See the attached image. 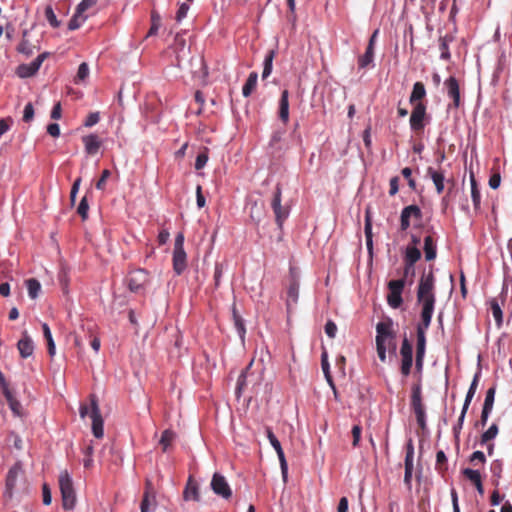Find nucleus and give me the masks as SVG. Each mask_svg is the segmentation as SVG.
Listing matches in <instances>:
<instances>
[{"instance_id":"7","label":"nucleus","mask_w":512,"mask_h":512,"mask_svg":"<svg viewBox=\"0 0 512 512\" xmlns=\"http://www.w3.org/2000/svg\"><path fill=\"white\" fill-rule=\"evenodd\" d=\"M405 284L404 278L388 282L389 293L387 295V302L394 309L399 308L403 303L402 292Z\"/></svg>"},{"instance_id":"22","label":"nucleus","mask_w":512,"mask_h":512,"mask_svg":"<svg viewBox=\"0 0 512 512\" xmlns=\"http://www.w3.org/2000/svg\"><path fill=\"white\" fill-rule=\"evenodd\" d=\"M278 117L284 124H287L289 121V92L287 89L281 93Z\"/></svg>"},{"instance_id":"32","label":"nucleus","mask_w":512,"mask_h":512,"mask_svg":"<svg viewBox=\"0 0 512 512\" xmlns=\"http://www.w3.org/2000/svg\"><path fill=\"white\" fill-rule=\"evenodd\" d=\"M400 217L409 221L411 217L420 220L422 218V211L417 205H409L403 208Z\"/></svg>"},{"instance_id":"3","label":"nucleus","mask_w":512,"mask_h":512,"mask_svg":"<svg viewBox=\"0 0 512 512\" xmlns=\"http://www.w3.org/2000/svg\"><path fill=\"white\" fill-rule=\"evenodd\" d=\"M392 325L393 323L390 319L387 321L379 322L376 325V349L378 357L382 362L386 361V341L391 338H395Z\"/></svg>"},{"instance_id":"54","label":"nucleus","mask_w":512,"mask_h":512,"mask_svg":"<svg viewBox=\"0 0 512 512\" xmlns=\"http://www.w3.org/2000/svg\"><path fill=\"white\" fill-rule=\"evenodd\" d=\"M111 176V172L108 169H104L102 171L101 177L96 182L95 186L98 190H104L106 186L107 179Z\"/></svg>"},{"instance_id":"15","label":"nucleus","mask_w":512,"mask_h":512,"mask_svg":"<svg viewBox=\"0 0 512 512\" xmlns=\"http://www.w3.org/2000/svg\"><path fill=\"white\" fill-rule=\"evenodd\" d=\"M444 85L447 90V95L452 99L449 108L458 109L461 105L460 87L458 80L454 76H450L445 80Z\"/></svg>"},{"instance_id":"49","label":"nucleus","mask_w":512,"mask_h":512,"mask_svg":"<svg viewBox=\"0 0 512 512\" xmlns=\"http://www.w3.org/2000/svg\"><path fill=\"white\" fill-rule=\"evenodd\" d=\"M469 462L474 466H477L478 464L483 465L486 462V457L482 451H475L471 454Z\"/></svg>"},{"instance_id":"12","label":"nucleus","mask_w":512,"mask_h":512,"mask_svg":"<svg viewBox=\"0 0 512 512\" xmlns=\"http://www.w3.org/2000/svg\"><path fill=\"white\" fill-rule=\"evenodd\" d=\"M148 281L149 273L145 269L133 270L128 277V288L132 292H138L144 288Z\"/></svg>"},{"instance_id":"17","label":"nucleus","mask_w":512,"mask_h":512,"mask_svg":"<svg viewBox=\"0 0 512 512\" xmlns=\"http://www.w3.org/2000/svg\"><path fill=\"white\" fill-rule=\"evenodd\" d=\"M299 298V281L297 277L291 273L290 284L287 289L286 306L287 311L290 312L292 306L297 304Z\"/></svg>"},{"instance_id":"10","label":"nucleus","mask_w":512,"mask_h":512,"mask_svg":"<svg viewBox=\"0 0 512 512\" xmlns=\"http://www.w3.org/2000/svg\"><path fill=\"white\" fill-rule=\"evenodd\" d=\"M91 411L90 418L92 420V433L96 438H102L104 435L103 430V419L100 413V408L97 399L94 395H91Z\"/></svg>"},{"instance_id":"36","label":"nucleus","mask_w":512,"mask_h":512,"mask_svg":"<svg viewBox=\"0 0 512 512\" xmlns=\"http://www.w3.org/2000/svg\"><path fill=\"white\" fill-rule=\"evenodd\" d=\"M26 287L28 290V295L31 299H36L41 291V284L35 278H30L26 280Z\"/></svg>"},{"instance_id":"40","label":"nucleus","mask_w":512,"mask_h":512,"mask_svg":"<svg viewBox=\"0 0 512 512\" xmlns=\"http://www.w3.org/2000/svg\"><path fill=\"white\" fill-rule=\"evenodd\" d=\"M42 330H43V335L47 341L48 353L52 357L55 355V343L53 341L52 334H51L48 324L43 323Z\"/></svg>"},{"instance_id":"44","label":"nucleus","mask_w":512,"mask_h":512,"mask_svg":"<svg viewBox=\"0 0 512 512\" xmlns=\"http://www.w3.org/2000/svg\"><path fill=\"white\" fill-rule=\"evenodd\" d=\"M447 457L442 450L436 454V470L443 474L447 470Z\"/></svg>"},{"instance_id":"19","label":"nucleus","mask_w":512,"mask_h":512,"mask_svg":"<svg viewBox=\"0 0 512 512\" xmlns=\"http://www.w3.org/2000/svg\"><path fill=\"white\" fill-rule=\"evenodd\" d=\"M82 142L85 147V152L88 155H95L98 153L102 146V140L97 134H89L82 137Z\"/></svg>"},{"instance_id":"39","label":"nucleus","mask_w":512,"mask_h":512,"mask_svg":"<svg viewBox=\"0 0 512 512\" xmlns=\"http://www.w3.org/2000/svg\"><path fill=\"white\" fill-rule=\"evenodd\" d=\"M452 37L451 36H444V37H440L439 39V49L441 51V58L443 60H449L450 57H451V54H450V51H449V42L452 41Z\"/></svg>"},{"instance_id":"60","label":"nucleus","mask_w":512,"mask_h":512,"mask_svg":"<svg viewBox=\"0 0 512 512\" xmlns=\"http://www.w3.org/2000/svg\"><path fill=\"white\" fill-rule=\"evenodd\" d=\"M42 497H43V504L44 505H50L52 502V495L50 488L48 484L44 483L42 486Z\"/></svg>"},{"instance_id":"45","label":"nucleus","mask_w":512,"mask_h":512,"mask_svg":"<svg viewBox=\"0 0 512 512\" xmlns=\"http://www.w3.org/2000/svg\"><path fill=\"white\" fill-rule=\"evenodd\" d=\"M498 434V426L496 424H492L487 431H485L481 435V444L488 443L492 439H494Z\"/></svg>"},{"instance_id":"18","label":"nucleus","mask_w":512,"mask_h":512,"mask_svg":"<svg viewBox=\"0 0 512 512\" xmlns=\"http://www.w3.org/2000/svg\"><path fill=\"white\" fill-rule=\"evenodd\" d=\"M183 499L185 501H200L199 485L192 476H189L187 480L186 486L183 491Z\"/></svg>"},{"instance_id":"24","label":"nucleus","mask_w":512,"mask_h":512,"mask_svg":"<svg viewBox=\"0 0 512 512\" xmlns=\"http://www.w3.org/2000/svg\"><path fill=\"white\" fill-rule=\"evenodd\" d=\"M4 397L6 398L11 411L16 416H22V405L21 403L14 397L12 391L9 389V386L4 385L3 390Z\"/></svg>"},{"instance_id":"47","label":"nucleus","mask_w":512,"mask_h":512,"mask_svg":"<svg viewBox=\"0 0 512 512\" xmlns=\"http://www.w3.org/2000/svg\"><path fill=\"white\" fill-rule=\"evenodd\" d=\"M45 18L53 28H58L60 26V22L57 20V17L51 6H47L45 8Z\"/></svg>"},{"instance_id":"13","label":"nucleus","mask_w":512,"mask_h":512,"mask_svg":"<svg viewBox=\"0 0 512 512\" xmlns=\"http://www.w3.org/2000/svg\"><path fill=\"white\" fill-rule=\"evenodd\" d=\"M210 485L213 492L218 496L224 499H229L232 496V490L223 475L214 473Z\"/></svg>"},{"instance_id":"58","label":"nucleus","mask_w":512,"mask_h":512,"mask_svg":"<svg viewBox=\"0 0 512 512\" xmlns=\"http://www.w3.org/2000/svg\"><path fill=\"white\" fill-rule=\"evenodd\" d=\"M189 8L190 7L187 3L180 4L179 9L176 13V17H175L177 22H181L187 16Z\"/></svg>"},{"instance_id":"53","label":"nucleus","mask_w":512,"mask_h":512,"mask_svg":"<svg viewBox=\"0 0 512 512\" xmlns=\"http://www.w3.org/2000/svg\"><path fill=\"white\" fill-rule=\"evenodd\" d=\"M89 75V67L87 63L83 62L79 65L77 75H76V82L85 80Z\"/></svg>"},{"instance_id":"2","label":"nucleus","mask_w":512,"mask_h":512,"mask_svg":"<svg viewBox=\"0 0 512 512\" xmlns=\"http://www.w3.org/2000/svg\"><path fill=\"white\" fill-rule=\"evenodd\" d=\"M58 482L62 497L63 509L72 510L76 504V493L74 490L72 478L67 470L60 472Z\"/></svg>"},{"instance_id":"61","label":"nucleus","mask_w":512,"mask_h":512,"mask_svg":"<svg viewBox=\"0 0 512 512\" xmlns=\"http://www.w3.org/2000/svg\"><path fill=\"white\" fill-rule=\"evenodd\" d=\"M351 432L353 437L352 445L357 447L360 442L362 429L359 425H354Z\"/></svg>"},{"instance_id":"26","label":"nucleus","mask_w":512,"mask_h":512,"mask_svg":"<svg viewBox=\"0 0 512 512\" xmlns=\"http://www.w3.org/2000/svg\"><path fill=\"white\" fill-rule=\"evenodd\" d=\"M155 503V495L150 481L146 482V491L141 502V512H148L150 506Z\"/></svg>"},{"instance_id":"4","label":"nucleus","mask_w":512,"mask_h":512,"mask_svg":"<svg viewBox=\"0 0 512 512\" xmlns=\"http://www.w3.org/2000/svg\"><path fill=\"white\" fill-rule=\"evenodd\" d=\"M411 409L413 410L417 424L421 430H426V412L425 405L422 400V387L421 383L418 382L412 386L411 389Z\"/></svg>"},{"instance_id":"31","label":"nucleus","mask_w":512,"mask_h":512,"mask_svg":"<svg viewBox=\"0 0 512 512\" xmlns=\"http://www.w3.org/2000/svg\"><path fill=\"white\" fill-rule=\"evenodd\" d=\"M364 232H365V237H366L367 249H368V251L370 253H372V250H373L372 221H371V217L369 215V211L368 210L366 211V215H365Z\"/></svg>"},{"instance_id":"20","label":"nucleus","mask_w":512,"mask_h":512,"mask_svg":"<svg viewBox=\"0 0 512 512\" xmlns=\"http://www.w3.org/2000/svg\"><path fill=\"white\" fill-rule=\"evenodd\" d=\"M17 348L22 358H28L33 354V341L26 331L23 332L22 338L18 341Z\"/></svg>"},{"instance_id":"30","label":"nucleus","mask_w":512,"mask_h":512,"mask_svg":"<svg viewBox=\"0 0 512 512\" xmlns=\"http://www.w3.org/2000/svg\"><path fill=\"white\" fill-rule=\"evenodd\" d=\"M470 183H471L472 202H473L475 211H478L480 209L481 194H480V190H479L477 181H476L473 173H471V175H470Z\"/></svg>"},{"instance_id":"14","label":"nucleus","mask_w":512,"mask_h":512,"mask_svg":"<svg viewBox=\"0 0 512 512\" xmlns=\"http://www.w3.org/2000/svg\"><path fill=\"white\" fill-rule=\"evenodd\" d=\"M46 56H47L46 53H42V54L38 55L37 58L34 59L31 63L19 65L17 67L16 74L20 78H28V77L35 75L38 72V70L40 69Z\"/></svg>"},{"instance_id":"55","label":"nucleus","mask_w":512,"mask_h":512,"mask_svg":"<svg viewBox=\"0 0 512 512\" xmlns=\"http://www.w3.org/2000/svg\"><path fill=\"white\" fill-rule=\"evenodd\" d=\"M208 161V154L207 151H203L198 154L195 161V169L200 170L205 167L206 163Z\"/></svg>"},{"instance_id":"16","label":"nucleus","mask_w":512,"mask_h":512,"mask_svg":"<svg viewBox=\"0 0 512 512\" xmlns=\"http://www.w3.org/2000/svg\"><path fill=\"white\" fill-rule=\"evenodd\" d=\"M22 472V467L20 463H15L8 471L6 476V494L9 496V498L12 497L13 491L16 487L17 480Z\"/></svg>"},{"instance_id":"57","label":"nucleus","mask_w":512,"mask_h":512,"mask_svg":"<svg viewBox=\"0 0 512 512\" xmlns=\"http://www.w3.org/2000/svg\"><path fill=\"white\" fill-rule=\"evenodd\" d=\"M97 4V0H82L76 7L79 13H83L87 11L89 8L95 6Z\"/></svg>"},{"instance_id":"52","label":"nucleus","mask_w":512,"mask_h":512,"mask_svg":"<svg viewBox=\"0 0 512 512\" xmlns=\"http://www.w3.org/2000/svg\"><path fill=\"white\" fill-rule=\"evenodd\" d=\"M233 319L238 333L240 334L241 337H243L245 334L244 322L242 318L237 314L235 308L233 309Z\"/></svg>"},{"instance_id":"35","label":"nucleus","mask_w":512,"mask_h":512,"mask_svg":"<svg viewBox=\"0 0 512 512\" xmlns=\"http://www.w3.org/2000/svg\"><path fill=\"white\" fill-rule=\"evenodd\" d=\"M490 309L497 326L500 327L503 321V313L497 298H493L490 300Z\"/></svg>"},{"instance_id":"1","label":"nucleus","mask_w":512,"mask_h":512,"mask_svg":"<svg viewBox=\"0 0 512 512\" xmlns=\"http://www.w3.org/2000/svg\"><path fill=\"white\" fill-rule=\"evenodd\" d=\"M416 297L417 302L422 306L421 321L417 325L416 334L422 332V335L426 336V330L431 324L436 302L435 277L432 268L421 275Z\"/></svg>"},{"instance_id":"41","label":"nucleus","mask_w":512,"mask_h":512,"mask_svg":"<svg viewBox=\"0 0 512 512\" xmlns=\"http://www.w3.org/2000/svg\"><path fill=\"white\" fill-rule=\"evenodd\" d=\"M161 26V16L155 10L151 12V27L148 31L147 36H154L157 34L159 28Z\"/></svg>"},{"instance_id":"34","label":"nucleus","mask_w":512,"mask_h":512,"mask_svg":"<svg viewBox=\"0 0 512 512\" xmlns=\"http://www.w3.org/2000/svg\"><path fill=\"white\" fill-rule=\"evenodd\" d=\"M175 437L176 434L170 429H166L162 432L159 444L161 445L163 452H166L169 449L175 440Z\"/></svg>"},{"instance_id":"37","label":"nucleus","mask_w":512,"mask_h":512,"mask_svg":"<svg viewBox=\"0 0 512 512\" xmlns=\"http://www.w3.org/2000/svg\"><path fill=\"white\" fill-rule=\"evenodd\" d=\"M274 57H275V51L274 50L268 51V53L266 54V56L264 58L262 79H266L271 74L272 68H273Z\"/></svg>"},{"instance_id":"62","label":"nucleus","mask_w":512,"mask_h":512,"mask_svg":"<svg viewBox=\"0 0 512 512\" xmlns=\"http://www.w3.org/2000/svg\"><path fill=\"white\" fill-rule=\"evenodd\" d=\"M491 472H492V475L493 477L499 479L501 477V473H502V462L500 460H495L492 464H491Z\"/></svg>"},{"instance_id":"27","label":"nucleus","mask_w":512,"mask_h":512,"mask_svg":"<svg viewBox=\"0 0 512 512\" xmlns=\"http://www.w3.org/2000/svg\"><path fill=\"white\" fill-rule=\"evenodd\" d=\"M479 379H480V372H477L474 377H473V380L470 384V387L468 389V392L466 394V397H465V401H464V404H463V407H462V410H464V413H467V410L469 408V405L476 393V390H477V387H478V384H479Z\"/></svg>"},{"instance_id":"59","label":"nucleus","mask_w":512,"mask_h":512,"mask_svg":"<svg viewBox=\"0 0 512 512\" xmlns=\"http://www.w3.org/2000/svg\"><path fill=\"white\" fill-rule=\"evenodd\" d=\"M84 454H85V458L83 461V465L85 468H89L92 466V463H93V459H92L93 447L87 446L84 450Z\"/></svg>"},{"instance_id":"5","label":"nucleus","mask_w":512,"mask_h":512,"mask_svg":"<svg viewBox=\"0 0 512 512\" xmlns=\"http://www.w3.org/2000/svg\"><path fill=\"white\" fill-rule=\"evenodd\" d=\"M172 260L174 272L177 275L182 274L187 267V255L184 250V236L181 233L175 238Z\"/></svg>"},{"instance_id":"6","label":"nucleus","mask_w":512,"mask_h":512,"mask_svg":"<svg viewBox=\"0 0 512 512\" xmlns=\"http://www.w3.org/2000/svg\"><path fill=\"white\" fill-rule=\"evenodd\" d=\"M413 109L410 115L409 124L411 130L420 135L424 132L426 121L428 120L426 104L412 105Z\"/></svg>"},{"instance_id":"29","label":"nucleus","mask_w":512,"mask_h":512,"mask_svg":"<svg viewBox=\"0 0 512 512\" xmlns=\"http://www.w3.org/2000/svg\"><path fill=\"white\" fill-rule=\"evenodd\" d=\"M427 172L435 185L437 193L441 194L444 190V174L441 171H436L431 167L428 168Z\"/></svg>"},{"instance_id":"48","label":"nucleus","mask_w":512,"mask_h":512,"mask_svg":"<svg viewBox=\"0 0 512 512\" xmlns=\"http://www.w3.org/2000/svg\"><path fill=\"white\" fill-rule=\"evenodd\" d=\"M426 351V336L422 332L417 333L416 355L425 356Z\"/></svg>"},{"instance_id":"42","label":"nucleus","mask_w":512,"mask_h":512,"mask_svg":"<svg viewBox=\"0 0 512 512\" xmlns=\"http://www.w3.org/2000/svg\"><path fill=\"white\" fill-rule=\"evenodd\" d=\"M86 16H84L83 13H79L76 9L74 16L70 19L68 23V29L69 30H76L78 29L86 20Z\"/></svg>"},{"instance_id":"46","label":"nucleus","mask_w":512,"mask_h":512,"mask_svg":"<svg viewBox=\"0 0 512 512\" xmlns=\"http://www.w3.org/2000/svg\"><path fill=\"white\" fill-rule=\"evenodd\" d=\"M495 393H496L495 387H491V388H489L487 390L486 396H485V400H484V404H483V409H487V410H491L492 411L493 404H494Z\"/></svg>"},{"instance_id":"64","label":"nucleus","mask_w":512,"mask_h":512,"mask_svg":"<svg viewBox=\"0 0 512 512\" xmlns=\"http://www.w3.org/2000/svg\"><path fill=\"white\" fill-rule=\"evenodd\" d=\"M337 332V326L333 321H328L325 324V333L328 337L334 338Z\"/></svg>"},{"instance_id":"11","label":"nucleus","mask_w":512,"mask_h":512,"mask_svg":"<svg viewBox=\"0 0 512 512\" xmlns=\"http://www.w3.org/2000/svg\"><path fill=\"white\" fill-rule=\"evenodd\" d=\"M266 435H267V438H268L270 444L272 445V447L275 449V451L277 453V456H278V459L280 462L282 477H283L284 482H286L287 476H288V464H287L282 446H281L279 440L277 439V437L274 435V433L270 427H266Z\"/></svg>"},{"instance_id":"21","label":"nucleus","mask_w":512,"mask_h":512,"mask_svg":"<svg viewBox=\"0 0 512 512\" xmlns=\"http://www.w3.org/2000/svg\"><path fill=\"white\" fill-rule=\"evenodd\" d=\"M426 97V88L425 85L418 81L415 82L412 88V92L409 97V102L411 105H417V104H425L423 100Z\"/></svg>"},{"instance_id":"8","label":"nucleus","mask_w":512,"mask_h":512,"mask_svg":"<svg viewBox=\"0 0 512 512\" xmlns=\"http://www.w3.org/2000/svg\"><path fill=\"white\" fill-rule=\"evenodd\" d=\"M282 201V189L279 184H277L275 191L273 193V197L271 200V207L275 214V220L279 227H282L284 221L287 219L289 215V210L286 207L281 205Z\"/></svg>"},{"instance_id":"23","label":"nucleus","mask_w":512,"mask_h":512,"mask_svg":"<svg viewBox=\"0 0 512 512\" xmlns=\"http://www.w3.org/2000/svg\"><path fill=\"white\" fill-rule=\"evenodd\" d=\"M462 474L467 478L469 481H471L475 488L477 489L478 493L483 495L484 494V487L482 484V478L481 474L478 470H473L471 468H465L462 470Z\"/></svg>"},{"instance_id":"51","label":"nucleus","mask_w":512,"mask_h":512,"mask_svg":"<svg viewBox=\"0 0 512 512\" xmlns=\"http://www.w3.org/2000/svg\"><path fill=\"white\" fill-rule=\"evenodd\" d=\"M251 365H252V362H250L249 366L246 368L245 371H242V373L239 375V377L237 379L236 393L238 395H240V393L242 392V390L244 389V387L246 385L247 370L250 368Z\"/></svg>"},{"instance_id":"50","label":"nucleus","mask_w":512,"mask_h":512,"mask_svg":"<svg viewBox=\"0 0 512 512\" xmlns=\"http://www.w3.org/2000/svg\"><path fill=\"white\" fill-rule=\"evenodd\" d=\"M88 210L89 205L87 202V198L83 197L77 208V213L81 216L82 220H86L88 218Z\"/></svg>"},{"instance_id":"33","label":"nucleus","mask_w":512,"mask_h":512,"mask_svg":"<svg viewBox=\"0 0 512 512\" xmlns=\"http://www.w3.org/2000/svg\"><path fill=\"white\" fill-rule=\"evenodd\" d=\"M258 80V74L256 72H251L248 76L246 83L242 88V94L244 97H249L252 92L255 90Z\"/></svg>"},{"instance_id":"28","label":"nucleus","mask_w":512,"mask_h":512,"mask_svg":"<svg viewBox=\"0 0 512 512\" xmlns=\"http://www.w3.org/2000/svg\"><path fill=\"white\" fill-rule=\"evenodd\" d=\"M421 258V251L416 246L408 245L404 254V263L414 266Z\"/></svg>"},{"instance_id":"38","label":"nucleus","mask_w":512,"mask_h":512,"mask_svg":"<svg viewBox=\"0 0 512 512\" xmlns=\"http://www.w3.org/2000/svg\"><path fill=\"white\" fill-rule=\"evenodd\" d=\"M373 59L374 49L367 47L365 53L358 58V67L360 69L367 68L373 62Z\"/></svg>"},{"instance_id":"25","label":"nucleus","mask_w":512,"mask_h":512,"mask_svg":"<svg viewBox=\"0 0 512 512\" xmlns=\"http://www.w3.org/2000/svg\"><path fill=\"white\" fill-rule=\"evenodd\" d=\"M424 254L426 261H432L437 256V245L432 235H427L424 238Z\"/></svg>"},{"instance_id":"56","label":"nucleus","mask_w":512,"mask_h":512,"mask_svg":"<svg viewBox=\"0 0 512 512\" xmlns=\"http://www.w3.org/2000/svg\"><path fill=\"white\" fill-rule=\"evenodd\" d=\"M99 120H100L99 112H91L86 117V120L84 121V126L92 127V126L96 125L99 122Z\"/></svg>"},{"instance_id":"63","label":"nucleus","mask_w":512,"mask_h":512,"mask_svg":"<svg viewBox=\"0 0 512 512\" xmlns=\"http://www.w3.org/2000/svg\"><path fill=\"white\" fill-rule=\"evenodd\" d=\"M34 117V108L32 103L26 104L23 112V121L30 122Z\"/></svg>"},{"instance_id":"9","label":"nucleus","mask_w":512,"mask_h":512,"mask_svg":"<svg viewBox=\"0 0 512 512\" xmlns=\"http://www.w3.org/2000/svg\"><path fill=\"white\" fill-rule=\"evenodd\" d=\"M401 355V374L408 376L411 373L413 365V346L408 338L405 336L400 348Z\"/></svg>"},{"instance_id":"43","label":"nucleus","mask_w":512,"mask_h":512,"mask_svg":"<svg viewBox=\"0 0 512 512\" xmlns=\"http://www.w3.org/2000/svg\"><path fill=\"white\" fill-rule=\"evenodd\" d=\"M413 459H414V446L413 442L410 439L406 445V455H405V469H413Z\"/></svg>"}]
</instances>
